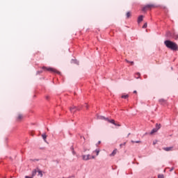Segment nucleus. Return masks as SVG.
Listing matches in <instances>:
<instances>
[{
	"label": "nucleus",
	"instance_id": "423d86ee",
	"mask_svg": "<svg viewBox=\"0 0 178 178\" xmlns=\"http://www.w3.org/2000/svg\"><path fill=\"white\" fill-rule=\"evenodd\" d=\"M147 8H155V6L154 4H147L145 7L143 8V12H145L147 10Z\"/></svg>",
	"mask_w": 178,
	"mask_h": 178
},
{
	"label": "nucleus",
	"instance_id": "7ed1b4c3",
	"mask_svg": "<svg viewBox=\"0 0 178 178\" xmlns=\"http://www.w3.org/2000/svg\"><path fill=\"white\" fill-rule=\"evenodd\" d=\"M42 69H43V70H47L48 72H52L53 73H57L58 74H60V72H59V71H58L54 68H51V67L47 68V67H43Z\"/></svg>",
	"mask_w": 178,
	"mask_h": 178
},
{
	"label": "nucleus",
	"instance_id": "cd10ccee",
	"mask_svg": "<svg viewBox=\"0 0 178 178\" xmlns=\"http://www.w3.org/2000/svg\"><path fill=\"white\" fill-rule=\"evenodd\" d=\"M126 62H127V63H130L131 61H129V60H126Z\"/></svg>",
	"mask_w": 178,
	"mask_h": 178
},
{
	"label": "nucleus",
	"instance_id": "1a4fd4ad",
	"mask_svg": "<svg viewBox=\"0 0 178 178\" xmlns=\"http://www.w3.org/2000/svg\"><path fill=\"white\" fill-rule=\"evenodd\" d=\"M143 19H144V16L140 15L138 18V23H141V22H143Z\"/></svg>",
	"mask_w": 178,
	"mask_h": 178
},
{
	"label": "nucleus",
	"instance_id": "a211bd4d",
	"mask_svg": "<svg viewBox=\"0 0 178 178\" xmlns=\"http://www.w3.org/2000/svg\"><path fill=\"white\" fill-rule=\"evenodd\" d=\"M136 74V79H140V76H141V74H140V72H138Z\"/></svg>",
	"mask_w": 178,
	"mask_h": 178
},
{
	"label": "nucleus",
	"instance_id": "f8f14e48",
	"mask_svg": "<svg viewBox=\"0 0 178 178\" xmlns=\"http://www.w3.org/2000/svg\"><path fill=\"white\" fill-rule=\"evenodd\" d=\"M42 138H43L44 143H47V134H42Z\"/></svg>",
	"mask_w": 178,
	"mask_h": 178
},
{
	"label": "nucleus",
	"instance_id": "20e7f679",
	"mask_svg": "<svg viewBox=\"0 0 178 178\" xmlns=\"http://www.w3.org/2000/svg\"><path fill=\"white\" fill-rule=\"evenodd\" d=\"M161 127H162V126L161 125V124H156V127L154 128L151 132L150 134H154V133H156V131H158V130H159V129H161Z\"/></svg>",
	"mask_w": 178,
	"mask_h": 178
},
{
	"label": "nucleus",
	"instance_id": "72a5a7b5",
	"mask_svg": "<svg viewBox=\"0 0 178 178\" xmlns=\"http://www.w3.org/2000/svg\"><path fill=\"white\" fill-rule=\"evenodd\" d=\"M155 144H156V142H153V145H155Z\"/></svg>",
	"mask_w": 178,
	"mask_h": 178
},
{
	"label": "nucleus",
	"instance_id": "473e14b6",
	"mask_svg": "<svg viewBox=\"0 0 178 178\" xmlns=\"http://www.w3.org/2000/svg\"><path fill=\"white\" fill-rule=\"evenodd\" d=\"M177 38H178V35H176L175 40H177Z\"/></svg>",
	"mask_w": 178,
	"mask_h": 178
},
{
	"label": "nucleus",
	"instance_id": "c9c22d12",
	"mask_svg": "<svg viewBox=\"0 0 178 178\" xmlns=\"http://www.w3.org/2000/svg\"><path fill=\"white\" fill-rule=\"evenodd\" d=\"M74 63H76V65H79V63H77V61L75 60Z\"/></svg>",
	"mask_w": 178,
	"mask_h": 178
},
{
	"label": "nucleus",
	"instance_id": "dca6fc26",
	"mask_svg": "<svg viewBox=\"0 0 178 178\" xmlns=\"http://www.w3.org/2000/svg\"><path fill=\"white\" fill-rule=\"evenodd\" d=\"M22 118H23V115H22V114H19V115H18L17 120H20L22 119Z\"/></svg>",
	"mask_w": 178,
	"mask_h": 178
},
{
	"label": "nucleus",
	"instance_id": "9d476101",
	"mask_svg": "<svg viewBox=\"0 0 178 178\" xmlns=\"http://www.w3.org/2000/svg\"><path fill=\"white\" fill-rule=\"evenodd\" d=\"M163 149L167 152L172 151V149H173V147H163Z\"/></svg>",
	"mask_w": 178,
	"mask_h": 178
},
{
	"label": "nucleus",
	"instance_id": "f704fd0d",
	"mask_svg": "<svg viewBox=\"0 0 178 178\" xmlns=\"http://www.w3.org/2000/svg\"><path fill=\"white\" fill-rule=\"evenodd\" d=\"M97 144H101V140H99Z\"/></svg>",
	"mask_w": 178,
	"mask_h": 178
},
{
	"label": "nucleus",
	"instance_id": "0eeeda50",
	"mask_svg": "<svg viewBox=\"0 0 178 178\" xmlns=\"http://www.w3.org/2000/svg\"><path fill=\"white\" fill-rule=\"evenodd\" d=\"M95 159L94 156H92V157H90V156H82L83 161H90V159Z\"/></svg>",
	"mask_w": 178,
	"mask_h": 178
},
{
	"label": "nucleus",
	"instance_id": "4be33fe9",
	"mask_svg": "<svg viewBox=\"0 0 178 178\" xmlns=\"http://www.w3.org/2000/svg\"><path fill=\"white\" fill-rule=\"evenodd\" d=\"M147 24L145 23L144 25L143 26V29H147Z\"/></svg>",
	"mask_w": 178,
	"mask_h": 178
},
{
	"label": "nucleus",
	"instance_id": "58836bf2",
	"mask_svg": "<svg viewBox=\"0 0 178 178\" xmlns=\"http://www.w3.org/2000/svg\"><path fill=\"white\" fill-rule=\"evenodd\" d=\"M87 156H90V154H88Z\"/></svg>",
	"mask_w": 178,
	"mask_h": 178
},
{
	"label": "nucleus",
	"instance_id": "393cba45",
	"mask_svg": "<svg viewBox=\"0 0 178 178\" xmlns=\"http://www.w3.org/2000/svg\"><path fill=\"white\" fill-rule=\"evenodd\" d=\"M31 161H33V162H37V161H38V159H31Z\"/></svg>",
	"mask_w": 178,
	"mask_h": 178
},
{
	"label": "nucleus",
	"instance_id": "412c9836",
	"mask_svg": "<svg viewBox=\"0 0 178 178\" xmlns=\"http://www.w3.org/2000/svg\"><path fill=\"white\" fill-rule=\"evenodd\" d=\"M159 102H160L161 104H163V102H165V99H161L159 100Z\"/></svg>",
	"mask_w": 178,
	"mask_h": 178
},
{
	"label": "nucleus",
	"instance_id": "4c0bfd02",
	"mask_svg": "<svg viewBox=\"0 0 178 178\" xmlns=\"http://www.w3.org/2000/svg\"><path fill=\"white\" fill-rule=\"evenodd\" d=\"M172 170H173V168H172V169L170 170V172H172Z\"/></svg>",
	"mask_w": 178,
	"mask_h": 178
},
{
	"label": "nucleus",
	"instance_id": "ddd939ff",
	"mask_svg": "<svg viewBox=\"0 0 178 178\" xmlns=\"http://www.w3.org/2000/svg\"><path fill=\"white\" fill-rule=\"evenodd\" d=\"M38 176H40V177H42V171H41L38 168Z\"/></svg>",
	"mask_w": 178,
	"mask_h": 178
},
{
	"label": "nucleus",
	"instance_id": "39448f33",
	"mask_svg": "<svg viewBox=\"0 0 178 178\" xmlns=\"http://www.w3.org/2000/svg\"><path fill=\"white\" fill-rule=\"evenodd\" d=\"M70 111L71 112V113H74V112H76V111H80V109H79V108H77L75 106H73L72 107H71L70 108Z\"/></svg>",
	"mask_w": 178,
	"mask_h": 178
},
{
	"label": "nucleus",
	"instance_id": "6e6552de",
	"mask_svg": "<svg viewBox=\"0 0 178 178\" xmlns=\"http://www.w3.org/2000/svg\"><path fill=\"white\" fill-rule=\"evenodd\" d=\"M37 173H38V168H36L32 171L33 177H34V176H35V175H37Z\"/></svg>",
	"mask_w": 178,
	"mask_h": 178
},
{
	"label": "nucleus",
	"instance_id": "b1692460",
	"mask_svg": "<svg viewBox=\"0 0 178 178\" xmlns=\"http://www.w3.org/2000/svg\"><path fill=\"white\" fill-rule=\"evenodd\" d=\"M84 106H85V108H86V109H88V104H85Z\"/></svg>",
	"mask_w": 178,
	"mask_h": 178
},
{
	"label": "nucleus",
	"instance_id": "a878e982",
	"mask_svg": "<svg viewBox=\"0 0 178 178\" xmlns=\"http://www.w3.org/2000/svg\"><path fill=\"white\" fill-rule=\"evenodd\" d=\"M40 73H42V71H38L37 74H40Z\"/></svg>",
	"mask_w": 178,
	"mask_h": 178
},
{
	"label": "nucleus",
	"instance_id": "f257e3e1",
	"mask_svg": "<svg viewBox=\"0 0 178 178\" xmlns=\"http://www.w3.org/2000/svg\"><path fill=\"white\" fill-rule=\"evenodd\" d=\"M164 44L169 49H171V51H177L178 49L177 44H176V42H172L171 40H165L164 42Z\"/></svg>",
	"mask_w": 178,
	"mask_h": 178
},
{
	"label": "nucleus",
	"instance_id": "5701e85b",
	"mask_svg": "<svg viewBox=\"0 0 178 178\" xmlns=\"http://www.w3.org/2000/svg\"><path fill=\"white\" fill-rule=\"evenodd\" d=\"M158 178H163V175H159Z\"/></svg>",
	"mask_w": 178,
	"mask_h": 178
},
{
	"label": "nucleus",
	"instance_id": "c85d7f7f",
	"mask_svg": "<svg viewBox=\"0 0 178 178\" xmlns=\"http://www.w3.org/2000/svg\"><path fill=\"white\" fill-rule=\"evenodd\" d=\"M131 65H134V61H131Z\"/></svg>",
	"mask_w": 178,
	"mask_h": 178
},
{
	"label": "nucleus",
	"instance_id": "2f4dec72",
	"mask_svg": "<svg viewBox=\"0 0 178 178\" xmlns=\"http://www.w3.org/2000/svg\"><path fill=\"white\" fill-rule=\"evenodd\" d=\"M134 94H137V90H134Z\"/></svg>",
	"mask_w": 178,
	"mask_h": 178
},
{
	"label": "nucleus",
	"instance_id": "a19ab883",
	"mask_svg": "<svg viewBox=\"0 0 178 178\" xmlns=\"http://www.w3.org/2000/svg\"><path fill=\"white\" fill-rule=\"evenodd\" d=\"M130 134H128V136Z\"/></svg>",
	"mask_w": 178,
	"mask_h": 178
},
{
	"label": "nucleus",
	"instance_id": "ea45409f",
	"mask_svg": "<svg viewBox=\"0 0 178 178\" xmlns=\"http://www.w3.org/2000/svg\"><path fill=\"white\" fill-rule=\"evenodd\" d=\"M47 131H49V129L47 128Z\"/></svg>",
	"mask_w": 178,
	"mask_h": 178
},
{
	"label": "nucleus",
	"instance_id": "2eb2a0df",
	"mask_svg": "<svg viewBox=\"0 0 178 178\" xmlns=\"http://www.w3.org/2000/svg\"><path fill=\"white\" fill-rule=\"evenodd\" d=\"M121 97L124 99H127V98H129V95H122Z\"/></svg>",
	"mask_w": 178,
	"mask_h": 178
},
{
	"label": "nucleus",
	"instance_id": "7c9ffc66",
	"mask_svg": "<svg viewBox=\"0 0 178 178\" xmlns=\"http://www.w3.org/2000/svg\"><path fill=\"white\" fill-rule=\"evenodd\" d=\"M25 178H33L31 177L26 176Z\"/></svg>",
	"mask_w": 178,
	"mask_h": 178
},
{
	"label": "nucleus",
	"instance_id": "f03ea898",
	"mask_svg": "<svg viewBox=\"0 0 178 178\" xmlns=\"http://www.w3.org/2000/svg\"><path fill=\"white\" fill-rule=\"evenodd\" d=\"M97 118L100 120H106V122H108V123H111L112 124H114V126H116V122H115V120H109V118H105L102 115H99Z\"/></svg>",
	"mask_w": 178,
	"mask_h": 178
},
{
	"label": "nucleus",
	"instance_id": "4468645a",
	"mask_svg": "<svg viewBox=\"0 0 178 178\" xmlns=\"http://www.w3.org/2000/svg\"><path fill=\"white\" fill-rule=\"evenodd\" d=\"M166 37H172V33H170V31L167 32Z\"/></svg>",
	"mask_w": 178,
	"mask_h": 178
},
{
	"label": "nucleus",
	"instance_id": "aec40b11",
	"mask_svg": "<svg viewBox=\"0 0 178 178\" xmlns=\"http://www.w3.org/2000/svg\"><path fill=\"white\" fill-rule=\"evenodd\" d=\"M94 152L96 153V155L98 156L99 154V150L96 149Z\"/></svg>",
	"mask_w": 178,
	"mask_h": 178
},
{
	"label": "nucleus",
	"instance_id": "6ab92c4d",
	"mask_svg": "<svg viewBox=\"0 0 178 178\" xmlns=\"http://www.w3.org/2000/svg\"><path fill=\"white\" fill-rule=\"evenodd\" d=\"M131 143H136V144H140V143L141 142L140 140H136V141L131 140Z\"/></svg>",
	"mask_w": 178,
	"mask_h": 178
},
{
	"label": "nucleus",
	"instance_id": "e433bc0d",
	"mask_svg": "<svg viewBox=\"0 0 178 178\" xmlns=\"http://www.w3.org/2000/svg\"><path fill=\"white\" fill-rule=\"evenodd\" d=\"M49 98V97L47 96L46 97V99H48Z\"/></svg>",
	"mask_w": 178,
	"mask_h": 178
},
{
	"label": "nucleus",
	"instance_id": "9b49d317",
	"mask_svg": "<svg viewBox=\"0 0 178 178\" xmlns=\"http://www.w3.org/2000/svg\"><path fill=\"white\" fill-rule=\"evenodd\" d=\"M118 152V149H115L113 152L110 154L111 156H115V155H116Z\"/></svg>",
	"mask_w": 178,
	"mask_h": 178
},
{
	"label": "nucleus",
	"instance_id": "c756f323",
	"mask_svg": "<svg viewBox=\"0 0 178 178\" xmlns=\"http://www.w3.org/2000/svg\"><path fill=\"white\" fill-rule=\"evenodd\" d=\"M115 126H118V127H120V124H116Z\"/></svg>",
	"mask_w": 178,
	"mask_h": 178
},
{
	"label": "nucleus",
	"instance_id": "bb28decb",
	"mask_svg": "<svg viewBox=\"0 0 178 178\" xmlns=\"http://www.w3.org/2000/svg\"><path fill=\"white\" fill-rule=\"evenodd\" d=\"M120 147H122V145H126V143H124L123 144H120Z\"/></svg>",
	"mask_w": 178,
	"mask_h": 178
},
{
	"label": "nucleus",
	"instance_id": "f3484780",
	"mask_svg": "<svg viewBox=\"0 0 178 178\" xmlns=\"http://www.w3.org/2000/svg\"><path fill=\"white\" fill-rule=\"evenodd\" d=\"M130 16H131V14L130 13V12H127V19H129V17H130Z\"/></svg>",
	"mask_w": 178,
	"mask_h": 178
}]
</instances>
